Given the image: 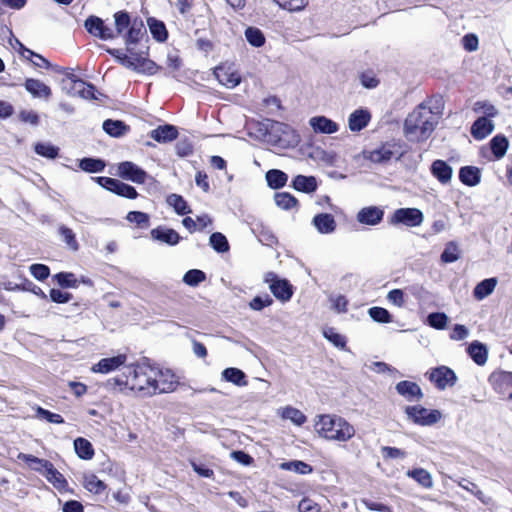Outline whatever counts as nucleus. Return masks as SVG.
Listing matches in <instances>:
<instances>
[{
  "instance_id": "obj_63",
  "label": "nucleus",
  "mask_w": 512,
  "mask_h": 512,
  "mask_svg": "<svg viewBox=\"0 0 512 512\" xmlns=\"http://www.w3.org/2000/svg\"><path fill=\"white\" fill-rule=\"evenodd\" d=\"M37 417L45 419L49 423L62 424L64 423V419L61 415L50 412L42 407H38L36 409Z\"/></svg>"
},
{
  "instance_id": "obj_13",
  "label": "nucleus",
  "mask_w": 512,
  "mask_h": 512,
  "mask_svg": "<svg viewBox=\"0 0 512 512\" xmlns=\"http://www.w3.org/2000/svg\"><path fill=\"white\" fill-rule=\"evenodd\" d=\"M120 177L132 182L142 184L146 181L147 173L133 162L125 161L118 165Z\"/></svg>"
},
{
  "instance_id": "obj_27",
  "label": "nucleus",
  "mask_w": 512,
  "mask_h": 512,
  "mask_svg": "<svg viewBox=\"0 0 512 512\" xmlns=\"http://www.w3.org/2000/svg\"><path fill=\"white\" fill-rule=\"evenodd\" d=\"M497 283L498 281L496 278H488L481 281L475 286L473 290L474 298L479 301L485 299L487 296L493 293L497 286Z\"/></svg>"
},
{
  "instance_id": "obj_49",
  "label": "nucleus",
  "mask_w": 512,
  "mask_h": 512,
  "mask_svg": "<svg viewBox=\"0 0 512 512\" xmlns=\"http://www.w3.org/2000/svg\"><path fill=\"white\" fill-rule=\"evenodd\" d=\"M393 156L392 150L388 146H382L369 153V159L374 163H385Z\"/></svg>"
},
{
  "instance_id": "obj_23",
  "label": "nucleus",
  "mask_w": 512,
  "mask_h": 512,
  "mask_svg": "<svg viewBox=\"0 0 512 512\" xmlns=\"http://www.w3.org/2000/svg\"><path fill=\"white\" fill-rule=\"evenodd\" d=\"M17 459L24 461L28 468L44 475L45 471L51 466V462L46 459L38 458L31 454L19 453Z\"/></svg>"
},
{
  "instance_id": "obj_50",
  "label": "nucleus",
  "mask_w": 512,
  "mask_h": 512,
  "mask_svg": "<svg viewBox=\"0 0 512 512\" xmlns=\"http://www.w3.org/2000/svg\"><path fill=\"white\" fill-rule=\"evenodd\" d=\"M246 40L254 47H261L265 43V37L260 29L249 27L245 31Z\"/></svg>"
},
{
  "instance_id": "obj_58",
  "label": "nucleus",
  "mask_w": 512,
  "mask_h": 512,
  "mask_svg": "<svg viewBox=\"0 0 512 512\" xmlns=\"http://www.w3.org/2000/svg\"><path fill=\"white\" fill-rule=\"evenodd\" d=\"M368 314L378 323H389L392 321L389 311L382 307H372L368 310Z\"/></svg>"
},
{
  "instance_id": "obj_15",
  "label": "nucleus",
  "mask_w": 512,
  "mask_h": 512,
  "mask_svg": "<svg viewBox=\"0 0 512 512\" xmlns=\"http://www.w3.org/2000/svg\"><path fill=\"white\" fill-rule=\"evenodd\" d=\"M384 216V211L380 207L376 206H368L362 208L356 216V219L359 223L375 226L379 224Z\"/></svg>"
},
{
  "instance_id": "obj_52",
  "label": "nucleus",
  "mask_w": 512,
  "mask_h": 512,
  "mask_svg": "<svg viewBox=\"0 0 512 512\" xmlns=\"http://www.w3.org/2000/svg\"><path fill=\"white\" fill-rule=\"evenodd\" d=\"M206 279V275L203 271L198 269H191L187 271L183 276V282L189 286H197Z\"/></svg>"
},
{
  "instance_id": "obj_44",
  "label": "nucleus",
  "mask_w": 512,
  "mask_h": 512,
  "mask_svg": "<svg viewBox=\"0 0 512 512\" xmlns=\"http://www.w3.org/2000/svg\"><path fill=\"white\" fill-rule=\"evenodd\" d=\"M115 29L117 35H122L126 29L131 27L132 21L125 11H119L114 14Z\"/></svg>"
},
{
  "instance_id": "obj_61",
  "label": "nucleus",
  "mask_w": 512,
  "mask_h": 512,
  "mask_svg": "<svg viewBox=\"0 0 512 512\" xmlns=\"http://www.w3.org/2000/svg\"><path fill=\"white\" fill-rule=\"evenodd\" d=\"M474 111L482 112L485 115L484 117H486V118L495 117L498 115V110L496 109V107L487 101L476 102L475 106H474Z\"/></svg>"
},
{
  "instance_id": "obj_56",
  "label": "nucleus",
  "mask_w": 512,
  "mask_h": 512,
  "mask_svg": "<svg viewBox=\"0 0 512 512\" xmlns=\"http://www.w3.org/2000/svg\"><path fill=\"white\" fill-rule=\"evenodd\" d=\"M161 70V66L157 65L154 61L139 57L138 73L147 75H154Z\"/></svg>"
},
{
  "instance_id": "obj_57",
  "label": "nucleus",
  "mask_w": 512,
  "mask_h": 512,
  "mask_svg": "<svg viewBox=\"0 0 512 512\" xmlns=\"http://www.w3.org/2000/svg\"><path fill=\"white\" fill-rule=\"evenodd\" d=\"M55 279L57 283L64 288H76L78 286V280L73 273L60 272L56 274Z\"/></svg>"
},
{
  "instance_id": "obj_41",
  "label": "nucleus",
  "mask_w": 512,
  "mask_h": 512,
  "mask_svg": "<svg viewBox=\"0 0 512 512\" xmlns=\"http://www.w3.org/2000/svg\"><path fill=\"white\" fill-rule=\"evenodd\" d=\"M211 247L218 253L228 252L230 249L226 236L220 232H214L209 238Z\"/></svg>"
},
{
  "instance_id": "obj_19",
  "label": "nucleus",
  "mask_w": 512,
  "mask_h": 512,
  "mask_svg": "<svg viewBox=\"0 0 512 512\" xmlns=\"http://www.w3.org/2000/svg\"><path fill=\"white\" fill-rule=\"evenodd\" d=\"M312 224L321 234H331L336 229V221L331 214L320 213L313 217Z\"/></svg>"
},
{
  "instance_id": "obj_42",
  "label": "nucleus",
  "mask_w": 512,
  "mask_h": 512,
  "mask_svg": "<svg viewBox=\"0 0 512 512\" xmlns=\"http://www.w3.org/2000/svg\"><path fill=\"white\" fill-rule=\"evenodd\" d=\"M167 203L174 208L175 212L179 215L188 214L191 212L187 202L182 196L178 194H171L167 197Z\"/></svg>"
},
{
  "instance_id": "obj_36",
  "label": "nucleus",
  "mask_w": 512,
  "mask_h": 512,
  "mask_svg": "<svg viewBox=\"0 0 512 512\" xmlns=\"http://www.w3.org/2000/svg\"><path fill=\"white\" fill-rule=\"evenodd\" d=\"M222 378L225 381L231 382L234 385H237L240 387L247 385L245 373L238 368L230 367V368L224 369L222 372Z\"/></svg>"
},
{
  "instance_id": "obj_16",
  "label": "nucleus",
  "mask_w": 512,
  "mask_h": 512,
  "mask_svg": "<svg viewBox=\"0 0 512 512\" xmlns=\"http://www.w3.org/2000/svg\"><path fill=\"white\" fill-rule=\"evenodd\" d=\"M126 360L127 357L124 354H119L110 358H103L93 365L92 371L95 373L107 374L123 366Z\"/></svg>"
},
{
  "instance_id": "obj_4",
  "label": "nucleus",
  "mask_w": 512,
  "mask_h": 512,
  "mask_svg": "<svg viewBox=\"0 0 512 512\" xmlns=\"http://www.w3.org/2000/svg\"><path fill=\"white\" fill-rule=\"evenodd\" d=\"M260 131H264L267 141L282 147H294L300 142L299 134L288 124L266 119Z\"/></svg>"
},
{
  "instance_id": "obj_25",
  "label": "nucleus",
  "mask_w": 512,
  "mask_h": 512,
  "mask_svg": "<svg viewBox=\"0 0 512 512\" xmlns=\"http://www.w3.org/2000/svg\"><path fill=\"white\" fill-rule=\"evenodd\" d=\"M370 118L371 115L367 110H355L353 113L350 114L348 119L349 129L353 132L362 130L368 125Z\"/></svg>"
},
{
  "instance_id": "obj_51",
  "label": "nucleus",
  "mask_w": 512,
  "mask_h": 512,
  "mask_svg": "<svg viewBox=\"0 0 512 512\" xmlns=\"http://www.w3.org/2000/svg\"><path fill=\"white\" fill-rule=\"evenodd\" d=\"M274 200L278 207L285 210L291 209L297 204L296 198L287 192L276 193Z\"/></svg>"
},
{
  "instance_id": "obj_34",
  "label": "nucleus",
  "mask_w": 512,
  "mask_h": 512,
  "mask_svg": "<svg viewBox=\"0 0 512 512\" xmlns=\"http://www.w3.org/2000/svg\"><path fill=\"white\" fill-rule=\"evenodd\" d=\"M406 475L409 478L414 479L419 485L426 489H430L433 487V479L431 474L422 468H417L413 470H408Z\"/></svg>"
},
{
  "instance_id": "obj_38",
  "label": "nucleus",
  "mask_w": 512,
  "mask_h": 512,
  "mask_svg": "<svg viewBox=\"0 0 512 512\" xmlns=\"http://www.w3.org/2000/svg\"><path fill=\"white\" fill-rule=\"evenodd\" d=\"M268 185L273 189H279L286 185L288 176L281 170L271 169L266 173Z\"/></svg>"
},
{
  "instance_id": "obj_28",
  "label": "nucleus",
  "mask_w": 512,
  "mask_h": 512,
  "mask_svg": "<svg viewBox=\"0 0 512 512\" xmlns=\"http://www.w3.org/2000/svg\"><path fill=\"white\" fill-rule=\"evenodd\" d=\"M459 179L467 186H476L481 179L480 170L474 166L462 167L459 171Z\"/></svg>"
},
{
  "instance_id": "obj_32",
  "label": "nucleus",
  "mask_w": 512,
  "mask_h": 512,
  "mask_svg": "<svg viewBox=\"0 0 512 512\" xmlns=\"http://www.w3.org/2000/svg\"><path fill=\"white\" fill-rule=\"evenodd\" d=\"M467 351L478 365H484L487 362L488 350L484 344L474 341L468 346Z\"/></svg>"
},
{
  "instance_id": "obj_22",
  "label": "nucleus",
  "mask_w": 512,
  "mask_h": 512,
  "mask_svg": "<svg viewBox=\"0 0 512 512\" xmlns=\"http://www.w3.org/2000/svg\"><path fill=\"white\" fill-rule=\"evenodd\" d=\"M432 175L442 184H448L452 178L453 169L443 160H435L431 165Z\"/></svg>"
},
{
  "instance_id": "obj_53",
  "label": "nucleus",
  "mask_w": 512,
  "mask_h": 512,
  "mask_svg": "<svg viewBox=\"0 0 512 512\" xmlns=\"http://www.w3.org/2000/svg\"><path fill=\"white\" fill-rule=\"evenodd\" d=\"M457 484L461 488H463V489L469 491L470 493H472L473 495H475L482 503H484V504L488 503L484 493L477 487V485L475 483H473L465 478H462L459 481H457Z\"/></svg>"
},
{
  "instance_id": "obj_30",
  "label": "nucleus",
  "mask_w": 512,
  "mask_h": 512,
  "mask_svg": "<svg viewBox=\"0 0 512 512\" xmlns=\"http://www.w3.org/2000/svg\"><path fill=\"white\" fill-rule=\"evenodd\" d=\"M278 414L281 416L282 419L290 420L293 424L297 426L303 425L307 420V417L304 415L303 412L292 406L280 408L278 410Z\"/></svg>"
},
{
  "instance_id": "obj_5",
  "label": "nucleus",
  "mask_w": 512,
  "mask_h": 512,
  "mask_svg": "<svg viewBox=\"0 0 512 512\" xmlns=\"http://www.w3.org/2000/svg\"><path fill=\"white\" fill-rule=\"evenodd\" d=\"M405 413L409 420L421 426L434 425L442 417V414L439 410L427 409L420 405L407 406L405 408Z\"/></svg>"
},
{
  "instance_id": "obj_39",
  "label": "nucleus",
  "mask_w": 512,
  "mask_h": 512,
  "mask_svg": "<svg viewBox=\"0 0 512 512\" xmlns=\"http://www.w3.org/2000/svg\"><path fill=\"white\" fill-rule=\"evenodd\" d=\"M74 449L81 459L89 460L94 455L92 444L81 437L74 440Z\"/></svg>"
},
{
  "instance_id": "obj_14",
  "label": "nucleus",
  "mask_w": 512,
  "mask_h": 512,
  "mask_svg": "<svg viewBox=\"0 0 512 512\" xmlns=\"http://www.w3.org/2000/svg\"><path fill=\"white\" fill-rule=\"evenodd\" d=\"M68 78L71 81V87L68 91L69 94L73 96L78 95L79 97L87 100L97 98L95 95L96 89L92 84H88L83 80L76 78L73 74L69 75Z\"/></svg>"
},
{
  "instance_id": "obj_20",
  "label": "nucleus",
  "mask_w": 512,
  "mask_h": 512,
  "mask_svg": "<svg viewBox=\"0 0 512 512\" xmlns=\"http://www.w3.org/2000/svg\"><path fill=\"white\" fill-rule=\"evenodd\" d=\"M494 130V124L486 117L478 118L471 127V135L476 140H483Z\"/></svg>"
},
{
  "instance_id": "obj_40",
  "label": "nucleus",
  "mask_w": 512,
  "mask_h": 512,
  "mask_svg": "<svg viewBox=\"0 0 512 512\" xmlns=\"http://www.w3.org/2000/svg\"><path fill=\"white\" fill-rule=\"evenodd\" d=\"M490 146L494 156L497 159H500L506 154L507 149L509 147V142L505 136L496 135L490 141Z\"/></svg>"
},
{
  "instance_id": "obj_59",
  "label": "nucleus",
  "mask_w": 512,
  "mask_h": 512,
  "mask_svg": "<svg viewBox=\"0 0 512 512\" xmlns=\"http://www.w3.org/2000/svg\"><path fill=\"white\" fill-rule=\"evenodd\" d=\"M281 8L288 11H301L307 4L308 0H274Z\"/></svg>"
},
{
  "instance_id": "obj_12",
  "label": "nucleus",
  "mask_w": 512,
  "mask_h": 512,
  "mask_svg": "<svg viewBox=\"0 0 512 512\" xmlns=\"http://www.w3.org/2000/svg\"><path fill=\"white\" fill-rule=\"evenodd\" d=\"M214 75L221 85L230 89L236 87L241 81L237 71L232 66L226 64L217 66L214 69Z\"/></svg>"
},
{
  "instance_id": "obj_11",
  "label": "nucleus",
  "mask_w": 512,
  "mask_h": 512,
  "mask_svg": "<svg viewBox=\"0 0 512 512\" xmlns=\"http://www.w3.org/2000/svg\"><path fill=\"white\" fill-rule=\"evenodd\" d=\"M177 385L178 381L176 376L170 370L157 369V375L155 376V381H153L155 394L173 392Z\"/></svg>"
},
{
  "instance_id": "obj_1",
  "label": "nucleus",
  "mask_w": 512,
  "mask_h": 512,
  "mask_svg": "<svg viewBox=\"0 0 512 512\" xmlns=\"http://www.w3.org/2000/svg\"><path fill=\"white\" fill-rule=\"evenodd\" d=\"M441 116L439 106L431 101L419 104L405 119L404 134L409 141L422 142L427 140Z\"/></svg>"
},
{
  "instance_id": "obj_43",
  "label": "nucleus",
  "mask_w": 512,
  "mask_h": 512,
  "mask_svg": "<svg viewBox=\"0 0 512 512\" xmlns=\"http://www.w3.org/2000/svg\"><path fill=\"white\" fill-rule=\"evenodd\" d=\"M79 167L85 172L98 173L104 170L105 163L100 159L83 158L79 163Z\"/></svg>"
},
{
  "instance_id": "obj_29",
  "label": "nucleus",
  "mask_w": 512,
  "mask_h": 512,
  "mask_svg": "<svg viewBox=\"0 0 512 512\" xmlns=\"http://www.w3.org/2000/svg\"><path fill=\"white\" fill-rule=\"evenodd\" d=\"M145 34V28L143 21L139 18H135L132 21L131 27L126 33V45L136 44Z\"/></svg>"
},
{
  "instance_id": "obj_37",
  "label": "nucleus",
  "mask_w": 512,
  "mask_h": 512,
  "mask_svg": "<svg viewBox=\"0 0 512 512\" xmlns=\"http://www.w3.org/2000/svg\"><path fill=\"white\" fill-rule=\"evenodd\" d=\"M102 127L107 134L113 137L123 136L128 131V126L120 120H105Z\"/></svg>"
},
{
  "instance_id": "obj_48",
  "label": "nucleus",
  "mask_w": 512,
  "mask_h": 512,
  "mask_svg": "<svg viewBox=\"0 0 512 512\" xmlns=\"http://www.w3.org/2000/svg\"><path fill=\"white\" fill-rule=\"evenodd\" d=\"M323 336L339 349L346 348V338L339 334L334 328L328 327L323 330Z\"/></svg>"
},
{
  "instance_id": "obj_62",
  "label": "nucleus",
  "mask_w": 512,
  "mask_h": 512,
  "mask_svg": "<svg viewBox=\"0 0 512 512\" xmlns=\"http://www.w3.org/2000/svg\"><path fill=\"white\" fill-rule=\"evenodd\" d=\"M126 219L140 227H147L149 225V216L144 212L131 211L127 214Z\"/></svg>"
},
{
  "instance_id": "obj_24",
  "label": "nucleus",
  "mask_w": 512,
  "mask_h": 512,
  "mask_svg": "<svg viewBox=\"0 0 512 512\" xmlns=\"http://www.w3.org/2000/svg\"><path fill=\"white\" fill-rule=\"evenodd\" d=\"M178 136V130L173 125H163L152 130L150 137L159 143L171 142Z\"/></svg>"
},
{
  "instance_id": "obj_21",
  "label": "nucleus",
  "mask_w": 512,
  "mask_h": 512,
  "mask_svg": "<svg viewBox=\"0 0 512 512\" xmlns=\"http://www.w3.org/2000/svg\"><path fill=\"white\" fill-rule=\"evenodd\" d=\"M24 86L26 91L36 98L48 99L52 94L50 87L38 79L29 78Z\"/></svg>"
},
{
  "instance_id": "obj_9",
  "label": "nucleus",
  "mask_w": 512,
  "mask_h": 512,
  "mask_svg": "<svg viewBox=\"0 0 512 512\" xmlns=\"http://www.w3.org/2000/svg\"><path fill=\"white\" fill-rule=\"evenodd\" d=\"M96 180L100 186L119 196L129 199H134L137 196V192L133 186L121 182L120 180L110 177H97Z\"/></svg>"
},
{
  "instance_id": "obj_7",
  "label": "nucleus",
  "mask_w": 512,
  "mask_h": 512,
  "mask_svg": "<svg viewBox=\"0 0 512 512\" xmlns=\"http://www.w3.org/2000/svg\"><path fill=\"white\" fill-rule=\"evenodd\" d=\"M429 380L439 389L445 390L455 385L457 376L452 369L447 366H439L431 369L427 373Z\"/></svg>"
},
{
  "instance_id": "obj_8",
  "label": "nucleus",
  "mask_w": 512,
  "mask_h": 512,
  "mask_svg": "<svg viewBox=\"0 0 512 512\" xmlns=\"http://www.w3.org/2000/svg\"><path fill=\"white\" fill-rule=\"evenodd\" d=\"M266 282L269 283V288L272 294L280 301H289L293 295V286L285 279H279L273 273L266 276Z\"/></svg>"
},
{
  "instance_id": "obj_31",
  "label": "nucleus",
  "mask_w": 512,
  "mask_h": 512,
  "mask_svg": "<svg viewBox=\"0 0 512 512\" xmlns=\"http://www.w3.org/2000/svg\"><path fill=\"white\" fill-rule=\"evenodd\" d=\"M58 491L67 489L68 483L64 476L54 467L53 464L45 471L43 475Z\"/></svg>"
},
{
  "instance_id": "obj_18",
  "label": "nucleus",
  "mask_w": 512,
  "mask_h": 512,
  "mask_svg": "<svg viewBox=\"0 0 512 512\" xmlns=\"http://www.w3.org/2000/svg\"><path fill=\"white\" fill-rule=\"evenodd\" d=\"M310 126L316 133L333 134L339 129L336 122L325 116H315L309 120Z\"/></svg>"
},
{
  "instance_id": "obj_60",
  "label": "nucleus",
  "mask_w": 512,
  "mask_h": 512,
  "mask_svg": "<svg viewBox=\"0 0 512 512\" xmlns=\"http://www.w3.org/2000/svg\"><path fill=\"white\" fill-rule=\"evenodd\" d=\"M428 324L435 329H444L448 322V317L444 313L435 312L428 315Z\"/></svg>"
},
{
  "instance_id": "obj_10",
  "label": "nucleus",
  "mask_w": 512,
  "mask_h": 512,
  "mask_svg": "<svg viewBox=\"0 0 512 512\" xmlns=\"http://www.w3.org/2000/svg\"><path fill=\"white\" fill-rule=\"evenodd\" d=\"M84 26L91 35L102 40H111L116 37L113 29L106 26L103 20L97 16H89L85 20Z\"/></svg>"
},
{
  "instance_id": "obj_35",
  "label": "nucleus",
  "mask_w": 512,
  "mask_h": 512,
  "mask_svg": "<svg viewBox=\"0 0 512 512\" xmlns=\"http://www.w3.org/2000/svg\"><path fill=\"white\" fill-rule=\"evenodd\" d=\"M147 24L153 38L158 42H164L168 38V32L165 24L155 18H148Z\"/></svg>"
},
{
  "instance_id": "obj_26",
  "label": "nucleus",
  "mask_w": 512,
  "mask_h": 512,
  "mask_svg": "<svg viewBox=\"0 0 512 512\" xmlns=\"http://www.w3.org/2000/svg\"><path fill=\"white\" fill-rule=\"evenodd\" d=\"M397 392L407 400L420 399L423 394L419 385L411 381H401L396 385Z\"/></svg>"
},
{
  "instance_id": "obj_3",
  "label": "nucleus",
  "mask_w": 512,
  "mask_h": 512,
  "mask_svg": "<svg viewBox=\"0 0 512 512\" xmlns=\"http://www.w3.org/2000/svg\"><path fill=\"white\" fill-rule=\"evenodd\" d=\"M314 431L327 441L348 442L356 430L345 418L337 414H320L314 418Z\"/></svg>"
},
{
  "instance_id": "obj_64",
  "label": "nucleus",
  "mask_w": 512,
  "mask_h": 512,
  "mask_svg": "<svg viewBox=\"0 0 512 512\" xmlns=\"http://www.w3.org/2000/svg\"><path fill=\"white\" fill-rule=\"evenodd\" d=\"M361 84L367 89L376 88L379 84V80L375 73L372 71L362 72L359 76Z\"/></svg>"
},
{
  "instance_id": "obj_2",
  "label": "nucleus",
  "mask_w": 512,
  "mask_h": 512,
  "mask_svg": "<svg viewBox=\"0 0 512 512\" xmlns=\"http://www.w3.org/2000/svg\"><path fill=\"white\" fill-rule=\"evenodd\" d=\"M156 375L157 369L149 365H128L124 367L122 377L107 381V387L114 391L123 392L128 389L143 396H151L155 394L153 381Z\"/></svg>"
},
{
  "instance_id": "obj_46",
  "label": "nucleus",
  "mask_w": 512,
  "mask_h": 512,
  "mask_svg": "<svg viewBox=\"0 0 512 512\" xmlns=\"http://www.w3.org/2000/svg\"><path fill=\"white\" fill-rule=\"evenodd\" d=\"M84 487L92 493L100 494L106 489V485L96 475L89 474L84 478Z\"/></svg>"
},
{
  "instance_id": "obj_54",
  "label": "nucleus",
  "mask_w": 512,
  "mask_h": 512,
  "mask_svg": "<svg viewBox=\"0 0 512 512\" xmlns=\"http://www.w3.org/2000/svg\"><path fill=\"white\" fill-rule=\"evenodd\" d=\"M459 259V249L455 242L446 244L444 251L441 254V260L444 263H453Z\"/></svg>"
},
{
  "instance_id": "obj_55",
  "label": "nucleus",
  "mask_w": 512,
  "mask_h": 512,
  "mask_svg": "<svg viewBox=\"0 0 512 512\" xmlns=\"http://www.w3.org/2000/svg\"><path fill=\"white\" fill-rule=\"evenodd\" d=\"M59 234L62 237V240L66 243V245L70 249H72L73 251L78 250V248H79L78 242L75 238L74 232L70 228H68L64 225H61L59 227Z\"/></svg>"
},
{
  "instance_id": "obj_6",
  "label": "nucleus",
  "mask_w": 512,
  "mask_h": 512,
  "mask_svg": "<svg viewBox=\"0 0 512 512\" xmlns=\"http://www.w3.org/2000/svg\"><path fill=\"white\" fill-rule=\"evenodd\" d=\"M424 215L417 208H399L391 218L392 224H403L407 227H417L423 223Z\"/></svg>"
},
{
  "instance_id": "obj_17",
  "label": "nucleus",
  "mask_w": 512,
  "mask_h": 512,
  "mask_svg": "<svg viewBox=\"0 0 512 512\" xmlns=\"http://www.w3.org/2000/svg\"><path fill=\"white\" fill-rule=\"evenodd\" d=\"M150 235L153 240L171 246L176 245L180 240V236L175 230L162 226L152 229Z\"/></svg>"
},
{
  "instance_id": "obj_45",
  "label": "nucleus",
  "mask_w": 512,
  "mask_h": 512,
  "mask_svg": "<svg viewBox=\"0 0 512 512\" xmlns=\"http://www.w3.org/2000/svg\"><path fill=\"white\" fill-rule=\"evenodd\" d=\"M280 467L283 470L293 471L302 475L312 472V467L309 464L299 460L282 463Z\"/></svg>"
},
{
  "instance_id": "obj_47",
  "label": "nucleus",
  "mask_w": 512,
  "mask_h": 512,
  "mask_svg": "<svg viewBox=\"0 0 512 512\" xmlns=\"http://www.w3.org/2000/svg\"><path fill=\"white\" fill-rule=\"evenodd\" d=\"M34 150L38 155L48 159H55L59 154V148L50 143L38 142Z\"/></svg>"
},
{
  "instance_id": "obj_33",
  "label": "nucleus",
  "mask_w": 512,
  "mask_h": 512,
  "mask_svg": "<svg viewBox=\"0 0 512 512\" xmlns=\"http://www.w3.org/2000/svg\"><path fill=\"white\" fill-rule=\"evenodd\" d=\"M293 187L297 191L311 193L317 189V181L313 176L298 175L293 180Z\"/></svg>"
}]
</instances>
